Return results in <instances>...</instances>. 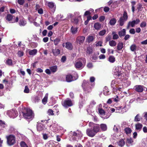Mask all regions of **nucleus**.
Returning <instances> with one entry per match:
<instances>
[{
  "label": "nucleus",
  "instance_id": "nucleus-1",
  "mask_svg": "<svg viewBox=\"0 0 147 147\" xmlns=\"http://www.w3.org/2000/svg\"><path fill=\"white\" fill-rule=\"evenodd\" d=\"M23 117L26 119L32 120L34 117L32 111L29 109H25L22 112Z\"/></svg>",
  "mask_w": 147,
  "mask_h": 147
},
{
  "label": "nucleus",
  "instance_id": "nucleus-2",
  "mask_svg": "<svg viewBox=\"0 0 147 147\" xmlns=\"http://www.w3.org/2000/svg\"><path fill=\"white\" fill-rule=\"evenodd\" d=\"M86 63L85 59L82 58L80 59L79 61L76 62L75 64V67L76 69H81L84 66Z\"/></svg>",
  "mask_w": 147,
  "mask_h": 147
},
{
  "label": "nucleus",
  "instance_id": "nucleus-3",
  "mask_svg": "<svg viewBox=\"0 0 147 147\" xmlns=\"http://www.w3.org/2000/svg\"><path fill=\"white\" fill-rule=\"evenodd\" d=\"M128 19V16L127 13L126 11L124 12L123 16L121 17L118 21L119 25L122 26L124 24L125 21L127 20Z\"/></svg>",
  "mask_w": 147,
  "mask_h": 147
},
{
  "label": "nucleus",
  "instance_id": "nucleus-4",
  "mask_svg": "<svg viewBox=\"0 0 147 147\" xmlns=\"http://www.w3.org/2000/svg\"><path fill=\"white\" fill-rule=\"evenodd\" d=\"M89 126L91 128V129H93L94 132L96 134L100 131V125L98 124L94 123L93 122H90L89 123Z\"/></svg>",
  "mask_w": 147,
  "mask_h": 147
},
{
  "label": "nucleus",
  "instance_id": "nucleus-5",
  "mask_svg": "<svg viewBox=\"0 0 147 147\" xmlns=\"http://www.w3.org/2000/svg\"><path fill=\"white\" fill-rule=\"evenodd\" d=\"M6 138L7 140V143L9 145H13L15 143L16 138L14 136L11 135L8 136H6Z\"/></svg>",
  "mask_w": 147,
  "mask_h": 147
},
{
  "label": "nucleus",
  "instance_id": "nucleus-6",
  "mask_svg": "<svg viewBox=\"0 0 147 147\" xmlns=\"http://www.w3.org/2000/svg\"><path fill=\"white\" fill-rule=\"evenodd\" d=\"M121 68L120 67H117L114 70L115 77L119 79L121 78Z\"/></svg>",
  "mask_w": 147,
  "mask_h": 147
},
{
  "label": "nucleus",
  "instance_id": "nucleus-7",
  "mask_svg": "<svg viewBox=\"0 0 147 147\" xmlns=\"http://www.w3.org/2000/svg\"><path fill=\"white\" fill-rule=\"evenodd\" d=\"M62 104L63 107L66 108L71 106L73 105L72 101L69 98H67L64 101H62Z\"/></svg>",
  "mask_w": 147,
  "mask_h": 147
},
{
  "label": "nucleus",
  "instance_id": "nucleus-8",
  "mask_svg": "<svg viewBox=\"0 0 147 147\" xmlns=\"http://www.w3.org/2000/svg\"><path fill=\"white\" fill-rule=\"evenodd\" d=\"M8 114L11 118H14L16 117L18 115V113L17 111L13 109L8 112Z\"/></svg>",
  "mask_w": 147,
  "mask_h": 147
},
{
  "label": "nucleus",
  "instance_id": "nucleus-9",
  "mask_svg": "<svg viewBox=\"0 0 147 147\" xmlns=\"http://www.w3.org/2000/svg\"><path fill=\"white\" fill-rule=\"evenodd\" d=\"M72 138L74 140H76L77 138H79L82 136V134L81 131L77 130L76 132H74Z\"/></svg>",
  "mask_w": 147,
  "mask_h": 147
},
{
  "label": "nucleus",
  "instance_id": "nucleus-10",
  "mask_svg": "<svg viewBox=\"0 0 147 147\" xmlns=\"http://www.w3.org/2000/svg\"><path fill=\"white\" fill-rule=\"evenodd\" d=\"M78 78V75L76 74V76L73 77L70 74H68L66 76V81L68 82H70L76 80Z\"/></svg>",
  "mask_w": 147,
  "mask_h": 147
},
{
  "label": "nucleus",
  "instance_id": "nucleus-11",
  "mask_svg": "<svg viewBox=\"0 0 147 147\" xmlns=\"http://www.w3.org/2000/svg\"><path fill=\"white\" fill-rule=\"evenodd\" d=\"M6 20L9 21H13V22H11L13 23L17 22L18 21L19 18L18 17H17L16 19L14 20L13 16L11 14H7L6 17Z\"/></svg>",
  "mask_w": 147,
  "mask_h": 147
},
{
  "label": "nucleus",
  "instance_id": "nucleus-12",
  "mask_svg": "<svg viewBox=\"0 0 147 147\" xmlns=\"http://www.w3.org/2000/svg\"><path fill=\"white\" fill-rule=\"evenodd\" d=\"M90 83L85 80H83L82 84V86L84 90L87 91V92H89L90 91L87 90V88H88L90 87Z\"/></svg>",
  "mask_w": 147,
  "mask_h": 147
},
{
  "label": "nucleus",
  "instance_id": "nucleus-13",
  "mask_svg": "<svg viewBox=\"0 0 147 147\" xmlns=\"http://www.w3.org/2000/svg\"><path fill=\"white\" fill-rule=\"evenodd\" d=\"M42 123L38 122L37 125V128L38 131H41L43 130L45 128V123L44 124H42L43 121H42Z\"/></svg>",
  "mask_w": 147,
  "mask_h": 147
},
{
  "label": "nucleus",
  "instance_id": "nucleus-14",
  "mask_svg": "<svg viewBox=\"0 0 147 147\" xmlns=\"http://www.w3.org/2000/svg\"><path fill=\"white\" fill-rule=\"evenodd\" d=\"M86 133L88 136L91 137L94 136L96 134L92 129H88L86 130Z\"/></svg>",
  "mask_w": 147,
  "mask_h": 147
},
{
  "label": "nucleus",
  "instance_id": "nucleus-15",
  "mask_svg": "<svg viewBox=\"0 0 147 147\" xmlns=\"http://www.w3.org/2000/svg\"><path fill=\"white\" fill-rule=\"evenodd\" d=\"M57 69V67L56 66H54L50 68L51 71L49 69H47V74H50L51 72L54 73L56 72Z\"/></svg>",
  "mask_w": 147,
  "mask_h": 147
},
{
  "label": "nucleus",
  "instance_id": "nucleus-16",
  "mask_svg": "<svg viewBox=\"0 0 147 147\" xmlns=\"http://www.w3.org/2000/svg\"><path fill=\"white\" fill-rule=\"evenodd\" d=\"M50 129L53 131L57 132L58 131V129L60 127L57 125L53 124L50 126Z\"/></svg>",
  "mask_w": 147,
  "mask_h": 147
},
{
  "label": "nucleus",
  "instance_id": "nucleus-17",
  "mask_svg": "<svg viewBox=\"0 0 147 147\" xmlns=\"http://www.w3.org/2000/svg\"><path fill=\"white\" fill-rule=\"evenodd\" d=\"M125 107H122L121 106H120L117 107H116V113H123L126 111V110L124 111Z\"/></svg>",
  "mask_w": 147,
  "mask_h": 147
},
{
  "label": "nucleus",
  "instance_id": "nucleus-18",
  "mask_svg": "<svg viewBox=\"0 0 147 147\" xmlns=\"http://www.w3.org/2000/svg\"><path fill=\"white\" fill-rule=\"evenodd\" d=\"M47 5L49 8L52 9L53 11L54 12L55 11V6L54 5V3L52 2H49Z\"/></svg>",
  "mask_w": 147,
  "mask_h": 147
},
{
  "label": "nucleus",
  "instance_id": "nucleus-19",
  "mask_svg": "<svg viewBox=\"0 0 147 147\" xmlns=\"http://www.w3.org/2000/svg\"><path fill=\"white\" fill-rule=\"evenodd\" d=\"M135 90L138 92H142L143 90V88L144 87L143 86L137 85L135 86Z\"/></svg>",
  "mask_w": 147,
  "mask_h": 147
},
{
  "label": "nucleus",
  "instance_id": "nucleus-20",
  "mask_svg": "<svg viewBox=\"0 0 147 147\" xmlns=\"http://www.w3.org/2000/svg\"><path fill=\"white\" fill-rule=\"evenodd\" d=\"M28 51L29 54L32 56L36 55L37 52V50L36 49H34L32 50H29Z\"/></svg>",
  "mask_w": 147,
  "mask_h": 147
},
{
  "label": "nucleus",
  "instance_id": "nucleus-21",
  "mask_svg": "<svg viewBox=\"0 0 147 147\" xmlns=\"http://www.w3.org/2000/svg\"><path fill=\"white\" fill-rule=\"evenodd\" d=\"M52 53L55 56H57L60 54V51L59 49H55L52 50Z\"/></svg>",
  "mask_w": 147,
  "mask_h": 147
},
{
  "label": "nucleus",
  "instance_id": "nucleus-22",
  "mask_svg": "<svg viewBox=\"0 0 147 147\" xmlns=\"http://www.w3.org/2000/svg\"><path fill=\"white\" fill-rule=\"evenodd\" d=\"M65 47L67 49L71 50L73 48V46L71 43L69 42H67L65 43Z\"/></svg>",
  "mask_w": 147,
  "mask_h": 147
},
{
  "label": "nucleus",
  "instance_id": "nucleus-23",
  "mask_svg": "<svg viewBox=\"0 0 147 147\" xmlns=\"http://www.w3.org/2000/svg\"><path fill=\"white\" fill-rule=\"evenodd\" d=\"M143 126L140 123H137L135 125L136 129L140 131L141 129Z\"/></svg>",
  "mask_w": 147,
  "mask_h": 147
},
{
  "label": "nucleus",
  "instance_id": "nucleus-24",
  "mask_svg": "<svg viewBox=\"0 0 147 147\" xmlns=\"http://www.w3.org/2000/svg\"><path fill=\"white\" fill-rule=\"evenodd\" d=\"M26 23V22L24 18L19 21V24L20 26H24Z\"/></svg>",
  "mask_w": 147,
  "mask_h": 147
},
{
  "label": "nucleus",
  "instance_id": "nucleus-25",
  "mask_svg": "<svg viewBox=\"0 0 147 147\" xmlns=\"http://www.w3.org/2000/svg\"><path fill=\"white\" fill-rule=\"evenodd\" d=\"M108 61L111 63H113L115 61V58L113 56H109L108 59Z\"/></svg>",
  "mask_w": 147,
  "mask_h": 147
},
{
  "label": "nucleus",
  "instance_id": "nucleus-26",
  "mask_svg": "<svg viewBox=\"0 0 147 147\" xmlns=\"http://www.w3.org/2000/svg\"><path fill=\"white\" fill-rule=\"evenodd\" d=\"M125 143V142L123 139H121L117 142V144L119 147H122L124 145Z\"/></svg>",
  "mask_w": 147,
  "mask_h": 147
},
{
  "label": "nucleus",
  "instance_id": "nucleus-27",
  "mask_svg": "<svg viewBox=\"0 0 147 147\" xmlns=\"http://www.w3.org/2000/svg\"><path fill=\"white\" fill-rule=\"evenodd\" d=\"M93 50L92 48L91 47L89 46L87 47L86 51V54L89 55L91 54L92 53Z\"/></svg>",
  "mask_w": 147,
  "mask_h": 147
},
{
  "label": "nucleus",
  "instance_id": "nucleus-28",
  "mask_svg": "<svg viewBox=\"0 0 147 147\" xmlns=\"http://www.w3.org/2000/svg\"><path fill=\"white\" fill-rule=\"evenodd\" d=\"M85 37H77L76 39L77 42L80 44H81L83 42L85 39Z\"/></svg>",
  "mask_w": 147,
  "mask_h": 147
},
{
  "label": "nucleus",
  "instance_id": "nucleus-29",
  "mask_svg": "<svg viewBox=\"0 0 147 147\" xmlns=\"http://www.w3.org/2000/svg\"><path fill=\"white\" fill-rule=\"evenodd\" d=\"M135 26V25L134 24L133 21H130L128 23L126 27V29H128L130 26H131L132 27H134Z\"/></svg>",
  "mask_w": 147,
  "mask_h": 147
},
{
  "label": "nucleus",
  "instance_id": "nucleus-30",
  "mask_svg": "<svg viewBox=\"0 0 147 147\" xmlns=\"http://www.w3.org/2000/svg\"><path fill=\"white\" fill-rule=\"evenodd\" d=\"M126 33V30L125 29H123L122 30L119 31L118 33L120 37L123 36H125Z\"/></svg>",
  "mask_w": 147,
  "mask_h": 147
},
{
  "label": "nucleus",
  "instance_id": "nucleus-31",
  "mask_svg": "<svg viewBox=\"0 0 147 147\" xmlns=\"http://www.w3.org/2000/svg\"><path fill=\"white\" fill-rule=\"evenodd\" d=\"M101 27V24L98 22L95 23L94 25V27L96 30H99L100 28Z\"/></svg>",
  "mask_w": 147,
  "mask_h": 147
},
{
  "label": "nucleus",
  "instance_id": "nucleus-32",
  "mask_svg": "<svg viewBox=\"0 0 147 147\" xmlns=\"http://www.w3.org/2000/svg\"><path fill=\"white\" fill-rule=\"evenodd\" d=\"M100 126L101 129L102 131H105L107 130V127L106 124H101Z\"/></svg>",
  "mask_w": 147,
  "mask_h": 147
},
{
  "label": "nucleus",
  "instance_id": "nucleus-33",
  "mask_svg": "<svg viewBox=\"0 0 147 147\" xmlns=\"http://www.w3.org/2000/svg\"><path fill=\"white\" fill-rule=\"evenodd\" d=\"M116 82V81L115 80H112L111 84V87L113 88V91H115V90H117V89L114 87V85L115 84V82Z\"/></svg>",
  "mask_w": 147,
  "mask_h": 147
},
{
  "label": "nucleus",
  "instance_id": "nucleus-34",
  "mask_svg": "<svg viewBox=\"0 0 147 147\" xmlns=\"http://www.w3.org/2000/svg\"><path fill=\"white\" fill-rule=\"evenodd\" d=\"M116 22V20L115 18H113L110 20L109 23L111 25H114Z\"/></svg>",
  "mask_w": 147,
  "mask_h": 147
},
{
  "label": "nucleus",
  "instance_id": "nucleus-35",
  "mask_svg": "<svg viewBox=\"0 0 147 147\" xmlns=\"http://www.w3.org/2000/svg\"><path fill=\"white\" fill-rule=\"evenodd\" d=\"M123 44L122 42H119L117 46V49L118 50H120L123 48Z\"/></svg>",
  "mask_w": 147,
  "mask_h": 147
},
{
  "label": "nucleus",
  "instance_id": "nucleus-36",
  "mask_svg": "<svg viewBox=\"0 0 147 147\" xmlns=\"http://www.w3.org/2000/svg\"><path fill=\"white\" fill-rule=\"evenodd\" d=\"M109 43V45L111 47H114L116 45V42L114 40H110Z\"/></svg>",
  "mask_w": 147,
  "mask_h": 147
},
{
  "label": "nucleus",
  "instance_id": "nucleus-37",
  "mask_svg": "<svg viewBox=\"0 0 147 147\" xmlns=\"http://www.w3.org/2000/svg\"><path fill=\"white\" fill-rule=\"evenodd\" d=\"M141 119V117L139 114H137L135 117L134 121L136 122L140 121Z\"/></svg>",
  "mask_w": 147,
  "mask_h": 147
},
{
  "label": "nucleus",
  "instance_id": "nucleus-38",
  "mask_svg": "<svg viewBox=\"0 0 147 147\" xmlns=\"http://www.w3.org/2000/svg\"><path fill=\"white\" fill-rule=\"evenodd\" d=\"M90 83L92 84V86H93L94 85V82L95 80V78L94 77H91L90 78Z\"/></svg>",
  "mask_w": 147,
  "mask_h": 147
},
{
  "label": "nucleus",
  "instance_id": "nucleus-39",
  "mask_svg": "<svg viewBox=\"0 0 147 147\" xmlns=\"http://www.w3.org/2000/svg\"><path fill=\"white\" fill-rule=\"evenodd\" d=\"M136 4V2L135 1H133L131 2V5L132 6V11L134 13L135 11V7L134 5Z\"/></svg>",
  "mask_w": 147,
  "mask_h": 147
},
{
  "label": "nucleus",
  "instance_id": "nucleus-40",
  "mask_svg": "<svg viewBox=\"0 0 147 147\" xmlns=\"http://www.w3.org/2000/svg\"><path fill=\"white\" fill-rule=\"evenodd\" d=\"M136 46L135 44L132 45L130 47L131 50L132 51H135L136 50Z\"/></svg>",
  "mask_w": 147,
  "mask_h": 147
},
{
  "label": "nucleus",
  "instance_id": "nucleus-41",
  "mask_svg": "<svg viewBox=\"0 0 147 147\" xmlns=\"http://www.w3.org/2000/svg\"><path fill=\"white\" fill-rule=\"evenodd\" d=\"M6 63L9 65H11L12 64V60L11 59H8L6 61Z\"/></svg>",
  "mask_w": 147,
  "mask_h": 147
},
{
  "label": "nucleus",
  "instance_id": "nucleus-42",
  "mask_svg": "<svg viewBox=\"0 0 147 147\" xmlns=\"http://www.w3.org/2000/svg\"><path fill=\"white\" fill-rule=\"evenodd\" d=\"M98 112L102 116L105 115V112L102 109H99Z\"/></svg>",
  "mask_w": 147,
  "mask_h": 147
},
{
  "label": "nucleus",
  "instance_id": "nucleus-43",
  "mask_svg": "<svg viewBox=\"0 0 147 147\" xmlns=\"http://www.w3.org/2000/svg\"><path fill=\"white\" fill-rule=\"evenodd\" d=\"M124 130L127 134H129L131 132V129L129 128H126Z\"/></svg>",
  "mask_w": 147,
  "mask_h": 147
},
{
  "label": "nucleus",
  "instance_id": "nucleus-44",
  "mask_svg": "<svg viewBox=\"0 0 147 147\" xmlns=\"http://www.w3.org/2000/svg\"><path fill=\"white\" fill-rule=\"evenodd\" d=\"M17 54L19 57H20L23 56L24 53L22 51H19L18 53Z\"/></svg>",
  "mask_w": 147,
  "mask_h": 147
},
{
  "label": "nucleus",
  "instance_id": "nucleus-45",
  "mask_svg": "<svg viewBox=\"0 0 147 147\" xmlns=\"http://www.w3.org/2000/svg\"><path fill=\"white\" fill-rule=\"evenodd\" d=\"M48 113L49 115H53L54 114L53 111L51 109H49L48 110Z\"/></svg>",
  "mask_w": 147,
  "mask_h": 147
},
{
  "label": "nucleus",
  "instance_id": "nucleus-46",
  "mask_svg": "<svg viewBox=\"0 0 147 147\" xmlns=\"http://www.w3.org/2000/svg\"><path fill=\"white\" fill-rule=\"evenodd\" d=\"M71 30L73 34H75L77 32V29L72 26L71 28Z\"/></svg>",
  "mask_w": 147,
  "mask_h": 147
},
{
  "label": "nucleus",
  "instance_id": "nucleus-47",
  "mask_svg": "<svg viewBox=\"0 0 147 147\" xmlns=\"http://www.w3.org/2000/svg\"><path fill=\"white\" fill-rule=\"evenodd\" d=\"M133 21L135 25L138 24L140 22V20L138 18H137L136 20H134Z\"/></svg>",
  "mask_w": 147,
  "mask_h": 147
},
{
  "label": "nucleus",
  "instance_id": "nucleus-48",
  "mask_svg": "<svg viewBox=\"0 0 147 147\" xmlns=\"http://www.w3.org/2000/svg\"><path fill=\"white\" fill-rule=\"evenodd\" d=\"M133 21L135 25L138 24L140 22V20L138 18H137L136 20H134Z\"/></svg>",
  "mask_w": 147,
  "mask_h": 147
},
{
  "label": "nucleus",
  "instance_id": "nucleus-49",
  "mask_svg": "<svg viewBox=\"0 0 147 147\" xmlns=\"http://www.w3.org/2000/svg\"><path fill=\"white\" fill-rule=\"evenodd\" d=\"M106 32V30H104L102 31H101L99 32V35L100 36H103L105 34Z\"/></svg>",
  "mask_w": 147,
  "mask_h": 147
},
{
  "label": "nucleus",
  "instance_id": "nucleus-50",
  "mask_svg": "<svg viewBox=\"0 0 147 147\" xmlns=\"http://www.w3.org/2000/svg\"><path fill=\"white\" fill-rule=\"evenodd\" d=\"M146 25V22L143 21L140 24V26L141 28L145 27Z\"/></svg>",
  "mask_w": 147,
  "mask_h": 147
},
{
  "label": "nucleus",
  "instance_id": "nucleus-51",
  "mask_svg": "<svg viewBox=\"0 0 147 147\" xmlns=\"http://www.w3.org/2000/svg\"><path fill=\"white\" fill-rule=\"evenodd\" d=\"M93 40V37H88L86 40L87 42H88V43H90L92 42Z\"/></svg>",
  "mask_w": 147,
  "mask_h": 147
},
{
  "label": "nucleus",
  "instance_id": "nucleus-52",
  "mask_svg": "<svg viewBox=\"0 0 147 147\" xmlns=\"http://www.w3.org/2000/svg\"><path fill=\"white\" fill-rule=\"evenodd\" d=\"M133 142V139L130 138H127V139L126 143L131 144Z\"/></svg>",
  "mask_w": 147,
  "mask_h": 147
},
{
  "label": "nucleus",
  "instance_id": "nucleus-53",
  "mask_svg": "<svg viewBox=\"0 0 147 147\" xmlns=\"http://www.w3.org/2000/svg\"><path fill=\"white\" fill-rule=\"evenodd\" d=\"M96 104V102L94 100H92L90 102L89 106L91 108H92Z\"/></svg>",
  "mask_w": 147,
  "mask_h": 147
},
{
  "label": "nucleus",
  "instance_id": "nucleus-54",
  "mask_svg": "<svg viewBox=\"0 0 147 147\" xmlns=\"http://www.w3.org/2000/svg\"><path fill=\"white\" fill-rule=\"evenodd\" d=\"M21 147H28L26 143L24 142H22L20 143Z\"/></svg>",
  "mask_w": 147,
  "mask_h": 147
},
{
  "label": "nucleus",
  "instance_id": "nucleus-55",
  "mask_svg": "<svg viewBox=\"0 0 147 147\" xmlns=\"http://www.w3.org/2000/svg\"><path fill=\"white\" fill-rule=\"evenodd\" d=\"M40 100V99L39 97L38 96H35L34 100V102L35 103H36V102H38Z\"/></svg>",
  "mask_w": 147,
  "mask_h": 147
},
{
  "label": "nucleus",
  "instance_id": "nucleus-56",
  "mask_svg": "<svg viewBox=\"0 0 147 147\" xmlns=\"http://www.w3.org/2000/svg\"><path fill=\"white\" fill-rule=\"evenodd\" d=\"M91 14V13L89 11H86L85 12L84 16H90Z\"/></svg>",
  "mask_w": 147,
  "mask_h": 147
},
{
  "label": "nucleus",
  "instance_id": "nucleus-57",
  "mask_svg": "<svg viewBox=\"0 0 147 147\" xmlns=\"http://www.w3.org/2000/svg\"><path fill=\"white\" fill-rule=\"evenodd\" d=\"M60 39L59 38H57L55 39L54 40V44L55 45L58 44V42H59Z\"/></svg>",
  "mask_w": 147,
  "mask_h": 147
},
{
  "label": "nucleus",
  "instance_id": "nucleus-58",
  "mask_svg": "<svg viewBox=\"0 0 147 147\" xmlns=\"http://www.w3.org/2000/svg\"><path fill=\"white\" fill-rule=\"evenodd\" d=\"M110 10V8L108 7H105L104 8V11L105 12H108Z\"/></svg>",
  "mask_w": 147,
  "mask_h": 147
},
{
  "label": "nucleus",
  "instance_id": "nucleus-59",
  "mask_svg": "<svg viewBox=\"0 0 147 147\" xmlns=\"http://www.w3.org/2000/svg\"><path fill=\"white\" fill-rule=\"evenodd\" d=\"M18 3L20 5H22L24 2V0H18Z\"/></svg>",
  "mask_w": 147,
  "mask_h": 147
},
{
  "label": "nucleus",
  "instance_id": "nucleus-60",
  "mask_svg": "<svg viewBox=\"0 0 147 147\" xmlns=\"http://www.w3.org/2000/svg\"><path fill=\"white\" fill-rule=\"evenodd\" d=\"M24 92L25 93H28L29 92V90L27 86H26L24 90Z\"/></svg>",
  "mask_w": 147,
  "mask_h": 147
},
{
  "label": "nucleus",
  "instance_id": "nucleus-61",
  "mask_svg": "<svg viewBox=\"0 0 147 147\" xmlns=\"http://www.w3.org/2000/svg\"><path fill=\"white\" fill-rule=\"evenodd\" d=\"M105 19V17L104 16H101L99 18L100 22H102Z\"/></svg>",
  "mask_w": 147,
  "mask_h": 147
},
{
  "label": "nucleus",
  "instance_id": "nucleus-62",
  "mask_svg": "<svg viewBox=\"0 0 147 147\" xmlns=\"http://www.w3.org/2000/svg\"><path fill=\"white\" fill-rule=\"evenodd\" d=\"M129 32L130 33L132 34H134L135 33V31L134 28H131L130 29Z\"/></svg>",
  "mask_w": 147,
  "mask_h": 147
},
{
  "label": "nucleus",
  "instance_id": "nucleus-63",
  "mask_svg": "<svg viewBox=\"0 0 147 147\" xmlns=\"http://www.w3.org/2000/svg\"><path fill=\"white\" fill-rule=\"evenodd\" d=\"M66 60V58L65 56H63L61 58V61L62 62H64Z\"/></svg>",
  "mask_w": 147,
  "mask_h": 147
},
{
  "label": "nucleus",
  "instance_id": "nucleus-64",
  "mask_svg": "<svg viewBox=\"0 0 147 147\" xmlns=\"http://www.w3.org/2000/svg\"><path fill=\"white\" fill-rule=\"evenodd\" d=\"M104 94L105 95H107L109 94V91L107 90H104Z\"/></svg>",
  "mask_w": 147,
  "mask_h": 147
}]
</instances>
